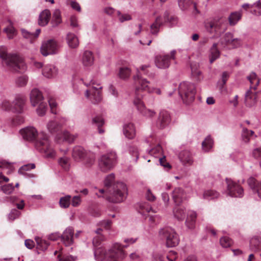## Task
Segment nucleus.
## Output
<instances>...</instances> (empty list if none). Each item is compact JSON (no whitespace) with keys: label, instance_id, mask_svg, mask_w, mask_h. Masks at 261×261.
Wrapping results in <instances>:
<instances>
[{"label":"nucleus","instance_id":"1","mask_svg":"<svg viewBox=\"0 0 261 261\" xmlns=\"http://www.w3.org/2000/svg\"><path fill=\"white\" fill-rule=\"evenodd\" d=\"M23 139L32 141L37 138L35 143L36 148L41 152L45 153L47 158H54L56 152L51 148L47 135L44 133H38L36 129L32 126L27 127L20 130Z\"/></svg>","mask_w":261,"mask_h":261},{"label":"nucleus","instance_id":"2","mask_svg":"<svg viewBox=\"0 0 261 261\" xmlns=\"http://www.w3.org/2000/svg\"><path fill=\"white\" fill-rule=\"evenodd\" d=\"M115 178L114 174L108 175L105 180V186L107 187L106 190L100 189L101 194L106 193L107 199L111 202L117 203L123 201L127 195L126 185L122 182H118L112 184Z\"/></svg>","mask_w":261,"mask_h":261},{"label":"nucleus","instance_id":"3","mask_svg":"<svg viewBox=\"0 0 261 261\" xmlns=\"http://www.w3.org/2000/svg\"><path fill=\"white\" fill-rule=\"evenodd\" d=\"M127 246L116 243L106 251L103 247L97 248L94 251V256L98 261H123L126 257V253L123 250Z\"/></svg>","mask_w":261,"mask_h":261},{"label":"nucleus","instance_id":"4","mask_svg":"<svg viewBox=\"0 0 261 261\" xmlns=\"http://www.w3.org/2000/svg\"><path fill=\"white\" fill-rule=\"evenodd\" d=\"M0 58L3 64L12 71L21 72L25 69L22 59L16 54H8L5 46L0 47Z\"/></svg>","mask_w":261,"mask_h":261},{"label":"nucleus","instance_id":"5","mask_svg":"<svg viewBox=\"0 0 261 261\" xmlns=\"http://www.w3.org/2000/svg\"><path fill=\"white\" fill-rule=\"evenodd\" d=\"M178 93L184 103L189 105L195 99L196 93L195 86L188 82H182L178 87Z\"/></svg>","mask_w":261,"mask_h":261},{"label":"nucleus","instance_id":"6","mask_svg":"<svg viewBox=\"0 0 261 261\" xmlns=\"http://www.w3.org/2000/svg\"><path fill=\"white\" fill-rule=\"evenodd\" d=\"M134 84L135 87V93L134 99H141L144 95L143 92L146 91L148 93L153 92V89L149 86V82L145 79L142 78L139 74L134 77Z\"/></svg>","mask_w":261,"mask_h":261},{"label":"nucleus","instance_id":"7","mask_svg":"<svg viewBox=\"0 0 261 261\" xmlns=\"http://www.w3.org/2000/svg\"><path fill=\"white\" fill-rule=\"evenodd\" d=\"M226 24L225 18H216L206 23L205 27L210 34H215L216 36H219L226 30Z\"/></svg>","mask_w":261,"mask_h":261},{"label":"nucleus","instance_id":"8","mask_svg":"<svg viewBox=\"0 0 261 261\" xmlns=\"http://www.w3.org/2000/svg\"><path fill=\"white\" fill-rule=\"evenodd\" d=\"M116 160L117 155L114 152L103 154L98 160V167L101 171L107 172L113 167Z\"/></svg>","mask_w":261,"mask_h":261},{"label":"nucleus","instance_id":"9","mask_svg":"<svg viewBox=\"0 0 261 261\" xmlns=\"http://www.w3.org/2000/svg\"><path fill=\"white\" fill-rule=\"evenodd\" d=\"M159 234L160 236L166 239V244L168 247H175L179 243L178 236L175 230L171 228L161 229Z\"/></svg>","mask_w":261,"mask_h":261},{"label":"nucleus","instance_id":"10","mask_svg":"<svg viewBox=\"0 0 261 261\" xmlns=\"http://www.w3.org/2000/svg\"><path fill=\"white\" fill-rule=\"evenodd\" d=\"M60 45L57 40L48 39L42 42L40 51L43 56L57 54Z\"/></svg>","mask_w":261,"mask_h":261},{"label":"nucleus","instance_id":"11","mask_svg":"<svg viewBox=\"0 0 261 261\" xmlns=\"http://www.w3.org/2000/svg\"><path fill=\"white\" fill-rule=\"evenodd\" d=\"M25 99L22 97H17L13 101L11 106L9 102L5 101L2 103L1 107L6 110H12L13 111L21 113L24 110Z\"/></svg>","mask_w":261,"mask_h":261},{"label":"nucleus","instance_id":"12","mask_svg":"<svg viewBox=\"0 0 261 261\" xmlns=\"http://www.w3.org/2000/svg\"><path fill=\"white\" fill-rule=\"evenodd\" d=\"M176 51H171L170 55H158L154 58V63L156 67L160 69H166L170 65V60L174 59Z\"/></svg>","mask_w":261,"mask_h":261},{"label":"nucleus","instance_id":"13","mask_svg":"<svg viewBox=\"0 0 261 261\" xmlns=\"http://www.w3.org/2000/svg\"><path fill=\"white\" fill-rule=\"evenodd\" d=\"M227 194L228 195L234 197H242L244 194L243 188L231 179L226 178Z\"/></svg>","mask_w":261,"mask_h":261},{"label":"nucleus","instance_id":"14","mask_svg":"<svg viewBox=\"0 0 261 261\" xmlns=\"http://www.w3.org/2000/svg\"><path fill=\"white\" fill-rule=\"evenodd\" d=\"M102 87L97 85L96 87L92 86L85 92V96L89 97L91 95L90 99L94 103H98L102 100L101 89Z\"/></svg>","mask_w":261,"mask_h":261},{"label":"nucleus","instance_id":"15","mask_svg":"<svg viewBox=\"0 0 261 261\" xmlns=\"http://www.w3.org/2000/svg\"><path fill=\"white\" fill-rule=\"evenodd\" d=\"M134 104L138 111L145 117L152 118L155 115V112L153 110L147 109L142 100L138 98L134 99Z\"/></svg>","mask_w":261,"mask_h":261},{"label":"nucleus","instance_id":"16","mask_svg":"<svg viewBox=\"0 0 261 261\" xmlns=\"http://www.w3.org/2000/svg\"><path fill=\"white\" fill-rule=\"evenodd\" d=\"M171 121V117L169 113L165 110L161 111L156 122V126L161 129L166 127Z\"/></svg>","mask_w":261,"mask_h":261},{"label":"nucleus","instance_id":"17","mask_svg":"<svg viewBox=\"0 0 261 261\" xmlns=\"http://www.w3.org/2000/svg\"><path fill=\"white\" fill-rule=\"evenodd\" d=\"M172 198L176 205L181 204L185 198V193L180 188H176L172 193Z\"/></svg>","mask_w":261,"mask_h":261},{"label":"nucleus","instance_id":"18","mask_svg":"<svg viewBox=\"0 0 261 261\" xmlns=\"http://www.w3.org/2000/svg\"><path fill=\"white\" fill-rule=\"evenodd\" d=\"M65 122L64 119L60 121L56 120H50L47 124V128L50 133H55L61 129Z\"/></svg>","mask_w":261,"mask_h":261},{"label":"nucleus","instance_id":"19","mask_svg":"<svg viewBox=\"0 0 261 261\" xmlns=\"http://www.w3.org/2000/svg\"><path fill=\"white\" fill-rule=\"evenodd\" d=\"M43 97L42 93L37 89H33L30 93V100L32 105L35 107L42 101Z\"/></svg>","mask_w":261,"mask_h":261},{"label":"nucleus","instance_id":"20","mask_svg":"<svg viewBox=\"0 0 261 261\" xmlns=\"http://www.w3.org/2000/svg\"><path fill=\"white\" fill-rule=\"evenodd\" d=\"M75 136L70 134L67 131H64L61 134H58L56 137V141L57 143L60 144L64 142H67L71 143L73 142L75 138Z\"/></svg>","mask_w":261,"mask_h":261},{"label":"nucleus","instance_id":"21","mask_svg":"<svg viewBox=\"0 0 261 261\" xmlns=\"http://www.w3.org/2000/svg\"><path fill=\"white\" fill-rule=\"evenodd\" d=\"M73 229L70 227L67 228L63 232L61 238L65 245L69 246L73 243Z\"/></svg>","mask_w":261,"mask_h":261},{"label":"nucleus","instance_id":"22","mask_svg":"<svg viewBox=\"0 0 261 261\" xmlns=\"http://www.w3.org/2000/svg\"><path fill=\"white\" fill-rule=\"evenodd\" d=\"M58 70L54 65L48 64L43 67L42 74L47 78H53L58 74Z\"/></svg>","mask_w":261,"mask_h":261},{"label":"nucleus","instance_id":"23","mask_svg":"<svg viewBox=\"0 0 261 261\" xmlns=\"http://www.w3.org/2000/svg\"><path fill=\"white\" fill-rule=\"evenodd\" d=\"M251 89L250 88L245 93V102L246 106L248 107L254 106L257 101L256 93L252 91Z\"/></svg>","mask_w":261,"mask_h":261},{"label":"nucleus","instance_id":"24","mask_svg":"<svg viewBox=\"0 0 261 261\" xmlns=\"http://www.w3.org/2000/svg\"><path fill=\"white\" fill-rule=\"evenodd\" d=\"M82 61L84 66H91L94 63L93 53L89 50L85 51L82 56Z\"/></svg>","mask_w":261,"mask_h":261},{"label":"nucleus","instance_id":"25","mask_svg":"<svg viewBox=\"0 0 261 261\" xmlns=\"http://www.w3.org/2000/svg\"><path fill=\"white\" fill-rule=\"evenodd\" d=\"M123 134L125 137L129 139H133L136 135V130L133 123H128L124 125Z\"/></svg>","mask_w":261,"mask_h":261},{"label":"nucleus","instance_id":"26","mask_svg":"<svg viewBox=\"0 0 261 261\" xmlns=\"http://www.w3.org/2000/svg\"><path fill=\"white\" fill-rule=\"evenodd\" d=\"M50 16L51 13L50 11L47 9L44 10L39 15L38 24L42 27L45 26L48 24Z\"/></svg>","mask_w":261,"mask_h":261},{"label":"nucleus","instance_id":"27","mask_svg":"<svg viewBox=\"0 0 261 261\" xmlns=\"http://www.w3.org/2000/svg\"><path fill=\"white\" fill-rule=\"evenodd\" d=\"M248 184L255 193L258 194L259 197L261 198V182L259 183L253 177H250L248 179Z\"/></svg>","mask_w":261,"mask_h":261},{"label":"nucleus","instance_id":"28","mask_svg":"<svg viewBox=\"0 0 261 261\" xmlns=\"http://www.w3.org/2000/svg\"><path fill=\"white\" fill-rule=\"evenodd\" d=\"M66 41L68 46L72 48H76L79 45V41L77 37L72 33L67 34Z\"/></svg>","mask_w":261,"mask_h":261},{"label":"nucleus","instance_id":"29","mask_svg":"<svg viewBox=\"0 0 261 261\" xmlns=\"http://www.w3.org/2000/svg\"><path fill=\"white\" fill-rule=\"evenodd\" d=\"M196 217L195 212L191 211L189 213L185 222L186 225L188 229H193L195 228Z\"/></svg>","mask_w":261,"mask_h":261},{"label":"nucleus","instance_id":"30","mask_svg":"<svg viewBox=\"0 0 261 261\" xmlns=\"http://www.w3.org/2000/svg\"><path fill=\"white\" fill-rule=\"evenodd\" d=\"M191 75L193 79L197 81H200L203 79V75L201 70L199 69V66L197 64H192L191 65Z\"/></svg>","mask_w":261,"mask_h":261},{"label":"nucleus","instance_id":"31","mask_svg":"<svg viewBox=\"0 0 261 261\" xmlns=\"http://www.w3.org/2000/svg\"><path fill=\"white\" fill-rule=\"evenodd\" d=\"M87 154L84 149L81 146H76L73 149L72 156L75 160H83Z\"/></svg>","mask_w":261,"mask_h":261},{"label":"nucleus","instance_id":"32","mask_svg":"<svg viewBox=\"0 0 261 261\" xmlns=\"http://www.w3.org/2000/svg\"><path fill=\"white\" fill-rule=\"evenodd\" d=\"M163 22L161 16H158L155 21L150 25V33L153 35L156 36L160 31V27L163 25Z\"/></svg>","mask_w":261,"mask_h":261},{"label":"nucleus","instance_id":"33","mask_svg":"<svg viewBox=\"0 0 261 261\" xmlns=\"http://www.w3.org/2000/svg\"><path fill=\"white\" fill-rule=\"evenodd\" d=\"M181 162L185 165H191L193 163V158L191 153L188 151H183L179 155Z\"/></svg>","mask_w":261,"mask_h":261},{"label":"nucleus","instance_id":"34","mask_svg":"<svg viewBox=\"0 0 261 261\" xmlns=\"http://www.w3.org/2000/svg\"><path fill=\"white\" fill-rule=\"evenodd\" d=\"M173 213L175 218L178 220H183L186 216V212L185 208L183 206L176 205L173 210Z\"/></svg>","mask_w":261,"mask_h":261},{"label":"nucleus","instance_id":"35","mask_svg":"<svg viewBox=\"0 0 261 261\" xmlns=\"http://www.w3.org/2000/svg\"><path fill=\"white\" fill-rule=\"evenodd\" d=\"M250 249L252 251H257L261 249V239L254 237L250 241Z\"/></svg>","mask_w":261,"mask_h":261},{"label":"nucleus","instance_id":"36","mask_svg":"<svg viewBox=\"0 0 261 261\" xmlns=\"http://www.w3.org/2000/svg\"><path fill=\"white\" fill-rule=\"evenodd\" d=\"M102 231V230L100 228H98L95 231L97 235L94 237L93 239V244L95 247L97 248L100 245L101 242L104 241L105 239V238L101 234Z\"/></svg>","mask_w":261,"mask_h":261},{"label":"nucleus","instance_id":"37","mask_svg":"<svg viewBox=\"0 0 261 261\" xmlns=\"http://www.w3.org/2000/svg\"><path fill=\"white\" fill-rule=\"evenodd\" d=\"M248 80L249 81L251 86L250 89H253L254 90L256 89L257 86L259 83V80L257 77L256 74L252 72L250 73L249 76L247 77Z\"/></svg>","mask_w":261,"mask_h":261},{"label":"nucleus","instance_id":"38","mask_svg":"<svg viewBox=\"0 0 261 261\" xmlns=\"http://www.w3.org/2000/svg\"><path fill=\"white\" fill-rule=\"evenodd\" d=\"M178 4L179 7L182 11L187 10L191 6L196 8V5L193 4L192 0H178Z\"/></svg>","mask_w":261,"mask_h":261},{"label":"nucleus","instance_id":"39","mask_svg":"<svg viewBox=\"0 0 261 261\" xmlns=\"http://www.w3.org/2000/svg\"><path fill=\"white\" fill-rule=\"evenodd\" d=\"M217 43H215L213 44L211 48V55L210 57V61L212 63L214 61L219 57L220 52L217 48Z\"/></svg>","mask_w":261,"mask_h":261},{"label":"nucleus","instance_id":"40","mask_svg":"<svg viewBox=\"0 0 261 261\" xmlns=\"http://www.w3.org/2000/svg\"><path fill=\"white\" fill-rule=\"evenodd\" d=\"M165 22H168L170 26H174L178 22V18L175 16H170L168 11H166L164 14Z\"/></svg>","mask_w":261,"mask_h":261},{"label":"nucleus","instance_id":"41","mask_svg":"<svg viewBox=\"0 0 261 261\" xmlns=\"http://www.w3.org/2000/svg\"><path fill=\"white\" fill-rule=\"evenodd\" d=\"M95 158L94 154H87L83 159L84 165L86 168L91 167L95 163Z\"/></svg>","mask_w":261,"mask_h":261},{"label":"nucleus","instance_id":"42","mask_svg":"<svg viewBox=\"0 0 261 261\" xmlns=\"http://www.w3.org/2000/svg\"><path fill=\"white\" fill-rule=\"evenodd\" d=\"M242 14L239 12H235L231 13L228 17L229 24L231 25H235L241 19Z\"/></svg>","mask_w":261,"mask_h":261},{"label":"nucleus","instance_id":"43","mask_svg":"<svg viewBox=\"0 0 261 261\" xmlns=\"http://www.w3.org/2000/svg\"><path fill=\"white\" fill-rule=\"evenodd\" d=\"M219 194L215 190H207L203 192V197L206 199H213L219 197Z\"/></svg>","mask_w":261,"mask_h":261},{"label":"nucleus","instance_id":"44","mask_svg":"<svg viewBox=\"0 0 261 261\" xmlns=\"http://www.w3.org/2000/svg\"><path fill=\"white\" fill-rule=\"evenodd\" d=\"M62 21L60 11L58 9L55 10L51 22L54 27L57 26Z\"/></svg>","mask_w":261,"mask_h":261},{"label":"nucleus","instance_id":"45","mask_svg":"<svg viewBox=\"0 0 261 261\" xmlns=\"http://www.w3.org/2000/svg\"><path fill=\"white\" fill-rule=\"evenodd\" d=\"M10 25L4 29V32L7 34L8 38L9 39L13 38L16 35V30L12 26V23L11 21H9Z\"/></svg>","mask_w":261,"mask_h":261},{"label":"nucleus","instance_id":"46","mask_svg":"<svg viewBox=\"0 0 261 261\" xmlns=\"http://www.w3.org/2000/svg\"><path fill=\"white\" fill-rule=\"evenodd\" d=\"M254 132L251 130H248L246 128H243L242 133V137L245 142H248L250 140V137L253 136Z\"/></svg>","mask_w":261,"mask_h":261},{"label":"nucleus","instance_id":"47","mask_svg":"<svg viewBox=\"0 0 261 261\" xmlns=\"http://www.w3.org/2000/svg\"><path fill=\"white\" fill-rule=\"evenodd\" d=\"M213 141L211 137H207L202 142V146L205 151H208L213 147Z\"/></svg>","mask_w":261,"mask_h":261},{"label":"nucleus","instance_id":"48","mask_svg":"<svg viewBox=\"0 0 261 261\" xmlns=\"http://www.w3.org/2000/svg\"><path fill=\"white\" fill-rule=\"evenodd\" d=\"M103 123V119L100 117H95L92 119V123L96 124L98 126V132L99 134H102L104 133V130L100 128Z\"/></svg>","mask_w":261,"mask_h":261},{"label":"nucleus","instance_id":"49","mask_svg":"<svg viewBox=\"0 0 261 261\" xmlns=\"http://www.w3.org/2000/svg\"><path fill=\"white\" fill-rule=\"evenodd\" d=\"M233 38V35L231 33L227 32L221 39V44L228 46Z\"/></svg>","mask_w":261,"mask_h":261},{"label":"nucleus","instance_id":"50","mask_svg":"<svg viewBox=\"0 0 261 261\" xmlns=\"http://www.w3.org/2000/svg\"><path fill=\"white\" fill-rule=\"evenodd\" d=\"M70 199L71 196L69 195L61 197L60 200V206L63 208H67L70 205Z\"/></svg>","mask_w":261,"mask_h":261},{"label":"nucleus","instance_id":"51","mask_svg":"<svg viewBox=\"0 0 261 261\" xmlns=\"http://www.w3.org/2000/svg\"><path fill=\"white\" fill-rule=\"evenodd\" d=\"M220 243L223 247L227 248L231 245L232 241L227 237H223L220 239Z\"/></svg>","mask_w":261,"mask_h":261},{"label":"nucleus","instance_id":"52","mask_svg":"<svg viewBox=\"0 0 261 261\" xmlns=\"http://www.w3.org/2000/svg\"><path fill=\"white\" fill-rule=\"evenodd\" d=\"M130 70L128 67H122L120 69L119 76L120 78L125 79L129 76Z\"/></svg>","mask_w":261,"mask_h":261},{"label":"nucleus","instance_id":"53","mask_svg":"<svg viewBox=\"0 0 261 261\" xmlns=\"http://www.w3.org/2000/svg\"><path fill=\"white\" fill-rule=\"evenodd\" d=\"M59 164L64 168L65 170H67L69 168V158L64 156L60 158L59 160Z\"/></svg>","mask_w":261,"mask_h":261},{"label":"nucleus","instance_id":"54","mask_svg":"<svg viewBox=\"0 0 261 261\" xmlns=\"http://www.w3.org/2000/svg\"><path fill=\"white\" fill-rule=\"evenodd\" d=\"M38 247L42 250H46L49 246V243L48 241L41 239L39 238H36L35 239Z\"/></svg>","mask_w":261,"mask_h":261},{"label":"nucleus","instance_id":"55","mask_svg":"<svg viewBox=\"0 0 261 261\" xmlns=\"http://www.w3.org/2000/svg\"><path fill=\"white\" fill-rule=\"evenodd\" d=\"M39 107L37 109V113L38 115L40 116H42L45 115L46 110H47V105L45 102H40L38 104Z\"/></svg>","mask_w":261,"mask_h":261},{"label":"nucleus","instance_id":"56","mask_svg":"<svg viewBox=\"0 0 261 261\" xmlns=\"http://www.w3.org/2000/svg\"><path fill=\"white\" fill-rule=\"evenodd\" d=\"M254 9L251 13L257 16L261 15V3L259 1L256 2L253 4V8Z\"/></svg>","mask_w":261,"mask_h":261},{"label":"nucleus","instance_id":"57","mask_svg":"<svg viewBox=\"0 0 261 261\" xmlns=\"http://www.w3.org/2000/svg\"><path fill=\"white\" fill-rule=\"evenodd\" d=\"M1 190L6 194H10L14 191V187L11 184H6L1 187Z\"/></svg>","mask_w":261,"mask_h":261},{"label":"nucleus","instance_id":"58","mask_svg":"<svg viewBox=\"0 0 261 261\" xmlns=\"http://www.w3.org/2000/svg\"><path fill=\"white\" fill-rule=\"evenodd\" d=\"M35 168V165L33 163L28 164L21 166L19 170L18 173L21 174H24V171H28L30 169H33Z\"/></svg>","mask_w":261,"mask_h":261},{"label":"nucleus","instance_id":"59","mask_svg":"<svg viewBox=\"0 0 261 261\" xmlns=\"http://www.w3.org/2000/svg\"><path fill=\"white\" fill-rule=\"evenodd\" d=\"M28 77L25 76H21L16 80V84L18 87H23L26 85L28 82Z\"/></svg>","mask_w":261,"mask_h":261},{"label":"nucleus","instance_id":"60","mask_svg":"<svg viewBox=\"0 0 261 261\" xmlns=\"http://www.w3.org/2000/svg\"><path fill=\"white\" fill-rule=\"evenodd\" d=\"M149 153L155 157H158L162 153V148L160 145H157L149 151Z\"/></svg>","mask_w":261,"mask_h":261},{"label":"nucleus","instance_id":"61","mask_svg":"<svg viewBox=\"0 0 261 261\" xmlns=\"http://www.w3.org/2000/svg\"><path fill=\"white\" fill-rule=\"evenodd\" d=\"M150 67L149 65H142L140 67V70H138L137 74H139L141 76L142 73L147 75L149 76H153V74L152 73L149 74L148 71L147 70V68Z\"/></svg>","mask_w":261,"mask_h":261},{"label":"nucleus","instance_id":"62","mask_svg":"<svg viewBox=\"0 0 261 261\" xmlns=\"http://www.w3.org/2000/svg\"><path fill=\"white\" fill-rule=\"evenodd\" d=\"M117 13L118 16H119V20L121 22H123L125 21L130 20L132 19V17L129 14H122L119 11H117Z\"/></svg>","mask_w":261,"mask_h":261},{"label":"nucleus","instance_id":"63","mask_svg":"<svg viewBox=\"0 0 261 261\" xmlns=\"http://www.w3.org/2000/svg\"><path fill=\"white\" fill-rule=\"evenodd\" d=\"M141 211L140 213L142 215H145V213H149L150 211H152L153 213L155 212L153 211L151 207H150L148 204H143L140 206Z\"/></svg>","mask_w":261,"mask_h":261},{"label":"nucleus","instance_id":"64","mask_svg":"<svg viewBox=\"0 0 261 261\" xmlns=\"http://www.w3.org/2000/svg\"><path fill=\"white\" fill-rule=\"evenodd\" d=\"M241 45V40L239 38H233L231 41L228 46L232 48H236L240 47Z\"/></svg>","mask_w":261,"mask_h":261}]
</instances>
